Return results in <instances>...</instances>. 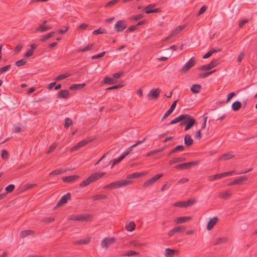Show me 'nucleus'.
Wrapping results in <instances>:
<instances>
[{
  "label": "nucleus",
  "instance_id": "obj_52",
  "mask_svg": "<svg viewBox=\"0 0 257 257\" xmlns=\"http://www.w3.org/2000/svg\"><path fill=\"white\" fill-rule=\"evenodd\" d=\"M139 254V252L133 251V250H129L128 251L126 252L124 255L126 256H133V255H138Z\"/></svg>",
  "mask_w": 257,
  "mask_h": 257
},
{
  "label": "nucleus",
  "instance_id": "obj_37",
  "mask_svg": "<svg viewBox=\"0 0 257 257\" xmlns=\"http://www.w3.org/2000/svg\"><path fill=\"white\" fill-rule=\"evenodd\" d=\"M33 233V231L31 230H25L21 232L20 236L21 237H25Z\"/></svg>",
  "mask_w": 257,
  "mask_h": 257
},
{
  "label": "nucleus",
  "instance_id": "obj_62",
  "mask_svg": "<svg viewBox=\"0 0 257 257\" xmlns=\"http://www.w3.org/2000/svg\"><path fill=\"white\" fill-rule=\"evenodd\" d=\"M56 146H57V145L56 144H52L49 148L48 150L47 151V153L50 154L51 152H52L54 150V149L56 148Z\"/></svg>",
  "mask_w": 257,
  "mask_h": 257
},
{
  "label": "nucleus",
  "instance_id": "obj_35",
  "mask_svg": "<svg viewBox=\"0 0 257 257\" xmlns=\"http://www.w3.org/2000/svg\"><path fill=\"white\" fill-rule=\"evenodd\" d=\"M184 26H179L177 27L175 30H174L171 34V36H174L177 35L179 32H180L182 29L184 28Z\"/></svg>",
  "mask_w": 257,
  "mask_h": 257
},
{
  "label": "nucleus",
  "instance_id": "obj_16",
  "mask_svg": "<svg viewBox=\"0 0 257 257\" xmlns=\"http://www.w3.org/2000/svg\"><path fill=\"white\" fill-rule=\"evenodd\" d=\"M79 178L78 175L69 176L62 177V180L65 182L71 183L75 181Z\"/></svg>",
  "mask_w": 257,
  "mask_h": 257
},
{
  "label": "nucleus",
  "instance_id": "obj_57",
  "mask_svg": "<svg viewBox=\"0 0 257 257\" xmlns=\"http://www.w3.org/2000/svg\"><path fill=\"white\" fill-rule=\"evenodd\" d=\"M2 158L3 159H7L8 158V153L6 150H3L2 151Z\"/></svg>",
  "mask_w": 257,
  "mask_h": 257
},
{
  "label": "nucleus",
  "instance_id": "obj_36",
  "mask_svg": "<svg viewBox=\"0 0 257 257\" xmlns=\"http://www.w3.org/2000/svg\"><path fill=\"white\" fill-rule=\"evenodd\" d=\"M104 83L108 84H113L115 82V80L110 77L108 76H106L103 81Z\"/></svg>",
  "mask_w": 257,
  "mask_h": 257
},
{
  "label": "nucleus",
  "instance_id": "obj_58",
  "mask_svg": "<svg viewBox=\"0 0 257 257\" xmlns=\"http://www.w3.org/2000/svg\"><path fill=\"white\" fill-rule=\"evenodd\" d=\"M122 86H123V85H121V84L115 85H114L113 86L107 88L105 89V90H113V89H115L121 88Z\"/></svg>",
  "mask_w": 257,
  "mask_h": 257
},
{
  "label": "nucleus",
  "instance_id": "obj_21",
  "mask_svg": "<svg viewBox=\"0 0 257 257\" xmlns=\"http://www.w3.org/2000/svg\"><path fill=\"white\" fill-rule=\"evenodd\" d=\"M51 29V27L49 26H45L43 25H40L35 30L36 32H44Z\"/></svg>",
  "mask_w": 257,
  "mask_h": 257
},
{
  "label": "nucleus",
  "instance_id": "obj_45",
  "mask_svg": "<svg viewBox=\"0 0 257 257\" xmlns=\"http://www.w3.org/2000/svg\"><path fill=\"white\" fill-rule=\"evenodd\" d=\"M175 233L183 232L185 230V227L184 226H178L174 228Z\"/></svg>",
  "mask_w": 257,
  "mask_h": 257
},
{
  "label": "nucleus",
  "instance_id": "obj_63",
  "mask_svg": "<svg viewBox=\"0 0 257 257\" xmlns=\"http://www.w3.org/2000/svg\"><path fill=\"white\" fill-rule=\"evenodd\" d=\"M155 6L154 4H150L148 6H146L144 8V10L145 11L146 13L147 14V11L148 10H154L153 8Z\"/></svg>",
  "mask_w": 257,
  "mask_h": 257
},
{
  "label": "nucleus",
  "instance_id": "obj_33",
  "mask_svg": "<svg viewBox=\"0 0 257 257\" xmlns=\"http://www.w3.org/2000/svg\"><path fill=\"white\" fill-rule=\"evenodd\" d=\"M234 157V155L230 153H225L223 154L220 158V159L228 160Z\"/></svg>",
  "mask_w": 257,
  "mask_h": 257
},
{
  "label": "nucleus",
  "instance_id": "obj_12",
  "mask_svg": "<svg viewBox=\"0 0 257 257\" xmlns=\"http://www.w3.org/2000/svg\"><path fill=\"white\" fill-rule=\"evenodd\" d=\"M71 198V194L70 193H67L66 195L63 196L60 200L57 202L56 207L60 206L62 205L65 204L67 203L68 200L70 199Z\"/></svg>",
  "mask_w": 257,
  "mask_h": 257
},
{
  "label": "nucleus",
  "instance_id": "obj_47",
  "mask_svg": "<svg viewBox=\"0 0 257 257\" xmlns=\"http://www.w3.org/2000/svg\"><path fill=\"white\" fill-rule=\"evenodd\" d=\"M15 186L14 184H10L6 187V191L7 193L12 192L15 189Z\"/></svg>",
  "mask_w": 257,
  "mask_h": 257
},
{
  "label": "nucleus",
  "instance_id": "obj_11",
  "mask_svg": "<svg viewBox=\"0 0 257 257\" xmlns=\"http://www.w3.org/2000/svg\"><path fill=\"white\" fill-rule=\"evenodd\" d=\"M247 177L246 176H243L239 177L237 179H236L232 181V182L229 183L228 184V186H233L234 185H241L243 183V182H245L247 180Z\"/></svg>",
  "mask_w": 257,
  "mask_h": 257
},
{
  "label": "nucleus",
  "instance_id": "obj_46",
  "mask_svg": "<svg viewBox=\"0 0 257 257\" xmlns=\"http://www.w3.org/2000/svg\"><path fill=\"white\" fill-rule=\"evenodd\" d=\"M215 71H216L215 70H212V71H209V72H205V73H203L200 74H199V77H202V78L207 77L209 75L212 74L214 72H215Z\"/></svg>",
  "mask_w": 257,
  "mask_h": 257
},
{
  "label": "nucleus",
  "instance_id": "obj_10",
  "mask_svg": "<svg viewBox=\"0 0 257 257\" xmlns=\"http://www.w3.org/2000/svg\"><path fill=\"white\" fill-rule=\"evenodd\" d=\"M115 239L114 237L105 238L101 241V247L107 248L110 245L113 244L115 242Z\"/></svg>",
  "mask_w": 257,
  "mask_h": 257
},
{
  "label": "nucleus",
  "instance_id": "obj_27",
  "mask_svg": "<svg viewBox=\"0 0 257 257\" xmlns=\"http://www.w3.org/2000/svg\"><path fill=\"white\" fill-rule=\"evenodd\" d=\"M55 34V32H51L48 34H46L44 36H42L40 41L41 42H45L46 40L49 39L53 37Z\"/></svg>",
  "mask_w": 257,
  "mask_h": 257
},
{
  "label": "nucleus",
  "instance_id": "obj_26",
  "mask_svg": "<svg viewBox=\"0 0 257 257\" xmlns=\"http://www.w3.org/2000/svg\"><path fill=\"white\" fill-rule=\"evenodd\" d=\"M232 193L229 191H226L224 192H221L218 194V197L221 199H228L231 195Z\"/></svg>",
  "mask_w": 257,
  "mask_h": 257
},
{
  "label": "nucleus",
  "instance_id": "obj_54",
  "mask_svg": "<svg viewBox=\"0 0 257 257\" xmlns=\"http://www.w3.org/2000/svg\"><path fill=\"white\" fill-rule=\"evenodd\" d=\"M26 63H27V62L25 60L21 59V60L17 61L16 62V65L18 67H20L22 65L26 64Z\"/></svg>",
  "mask_w": 257,
  "mask_h": 257
},
{
  "label": "nucleus",
  "instance_id": "obj_42",
  "mask_svg": "<svg viewBox=\"0 0 257 257\" xmlns=\"http://www.w3.org/2000/svg\"><path fill=\"white\" fill-rule=\"evenodd\" d=\"M142 176V173H134L132 174H131L128 175L127 176V179H133V178H139Z\"/></svg>",
  "mask_w": 257,
  "mask_h": 257
},
{
  "label": "nucleus",
  "instance_id": "obj_8",
  "mask_svg": "<svg viewBox=\"0 0 257 257\" xmlns=\"http://www.w3.org/2000/svg\"><path fill=\"white\" fill-rule=\"evenodd\" d=\"M161 92L159 88L153 89L148 94L147 96L149 99L153 100L157 99Z\"/></svg>",
  "mask_w": 257,
  "mask_h": 257
},
{
  "label": "nucleus",
  "instance_id": "obj_59",
  "mask_svg": "<svg viewBox=\"0 0 257 257\" xmlns=\"http://www.w3.org/2000/svg\"><path fill=\"white\" fill-rule=\"evenodd\" d=\"M127 156V153H123V154L121 155L117 159H115V162L118 163L121 160H122L126 156Z\"/></svg>",
  "mask_w": 257,
  "mask_h": 257
},
{
  "label": "nucleus",
  "instance_id": "obj_34",
  "mask_svg": "<svg viewBox=\"0 0 257 257\" xmlns=\"http://www.w3.org/2000/svg\"><path fill=\"white\" fill-rule=\"evenodd\" d=\"M222 178L221 174H218L214 175L209 176L207 179L209 181H212L214 180H217Z\"/></svg>",
  "mask_w": 257,
  "mask_h": 257
},
{
  "label": "nucleus",
  "instance_id": "obj_30",
  "mask_svg": "<svg viewBox=\"0 0 257 257\" xmlns=\"http://www.w3.org/2000/svg\"><path fill=\"white\" fill-rule=\"evenodd\" d=\"M136 224L134 222L132 221L125 225V229L128 231H132L135 229Z\"/></svg>",
  "mask_w": 257,
  "mask_h": 257
},
{
  "label": "nucleus",
  "instance_id": "obj_64",
  "mask_svg": "<svg viewBox=\"0 0 257 257\" xmlns=\"http://www.w3.org/2000/svg\"><path fill=\"white\" fill-rule=\"evenodd\" d=\"M144 17L143 14H139L136 16L132 17V20H134L136 21H138L139 20L141 19Z\"/></svg>",
  "mask_w": 257,
  "mask_h": 257
},
{
  "label": "nucleus",
  "instance_id": "obj_7",
  "mask_svg": "<svg viewBox=\"0 0 257 257\" xmlns=\"http://www.w3.org/2000/svg\"><path fill=\"white\" fill-rule=\"evenodd\" d=\"M127 25L123 20H119L114 25V28L116 32H122L126 28Z\"/></svg>",
  "mask_w": 257,
  "mask_h": 257
},
{
  "label": "nucleus",
  "instance_id": "obj_61",
  "mask_svg": "<svg viewBox=\"0 0 257 257\" xmlns=\"http://www.w3.org/2000/svg\"><path fill=\"white\" fill-rule=\"evenodd\" d=\"M249 21L248 19H243L239 21V27L241 28L247 22H248Z\"/></svg>",
  "mask_w": 257,
  "mask_h": 257
},
{
  "label": "nucleus",
  "instance_id": "obj_22",
  "mask_svg": "<svg viewBox=\"0 0 257 257\" xmlns=\"http://www.w3.org/2000/svg\"><path fill=\"white\" fill-rule=\"evenodd\" d=\"M184 144L187 147H190L193 144V140L190 135H186L184 137Z\"/></svg>",
  "mask_w": 257,
  "mask_h": 257
},
{
  "label": "nucleus",
  "instance_id": "obj_9",
  "mask_svg": "<svg viewBox=\"0 0 257 257\" xmlns=\"http://www.w3.org/2000/svg\"><path fill=\"white\" fill-rule=\"evenodd\" d=\"M163 176V174H157L150 179L147 180L144 184L145 187H148L153 185L159 179Z\"/></svg>",
  "mask_w": 257,
  "mask_h": 257
},
{
  "label": "nucleus",
  "instance_id": "obj_40",
  "mask_svg": "<svg viewBox=\"0 0 257 257\" xmlns=\"http://www.w3.org/2000/svg\"><path fill=\"white\" fill-rule=\"evenodd\" d=\"M120 0H112L107 3L105 6H104L105 8H110L112 6H114L116 4H117L118 2H119Z\"/></svg>",
  "mask_w": 257,
  "mask_h": 257
},
{
  "label": "nucleus",
  "instance_id": "obj_43",
  "mask_svg": "<svg viewBox=\"0 0 257 257\" xmlns=\"http://www.w3.org/2000/svg\"><path fill=\"white\" fill-rule=\"evenodd\" d=\"M212 68L210 63L208 65H205L199 67V70L200 71H207L211 69Z\"/></svg>",
  "mask_w": 257,
  "mask_h": 257
},
{
  "label": "nucleus",
  "instance_id": "obj_29",
  "mask_svg": "<svg viewBox=\"0 0 257 257\" xmlns=\"http://www.w3.org/2000/svg\"><path fill=\"white\" fill-rule=\"evenodd\" d=\"M241 107V103L240 101H236L233 102L232 104L231 107L233 110L237 111Z\"/></svg>",
  "mask_w": 257,
  "mask_h": 257
},
{
  "label": "nucleus",
  "instance_id": "obj_53",
  "mask_svg": "<svg viewBox=\"0 0 257 257\" xmlns=\"http://www.w3.org/2000/svg\"><path fill=\"white\" fill-rule=\"evenodd\" d=\"M105 53H106V52L105 51H103V52L100 53L99 54L92 56L91 57V59H95L100 58L102 57L103 56H104Z\"/></svg>",
  "mask_w": 257,
  "mask_h": 257
},
{
  "label": "nucleus",
  "instance_id": "obj_48",
  "mask_svg": "<svg viewBox=\"0 0 257 257\" xmlns=\"http://www.w3.org/2000/svg\"><path fill=\"white\" fill-rule=\"evenodd\" d=\"M69 76H70V74H68L59 75L58 76H57V77H56L55 78V81H60V80L64 79L67 77H68Z\"/></svg>",
  "mask_w": 257,
  "mask_h": 257
},
{
  "label": "nucleus",
  "instance_id": "obj_55",
  "mask_svg": "<svg viewBox=\"0 0 257 257\" xmlns=\"http://www.w3.org/2000/svg\"><path fill=\"white\" fill-rule=\"evenodd\" d=\"M185 202V207H188V206H191L192 205H193L195 202V200L194 199H190L189 200H188L187 201H184Z\"/></svg>",
  "mask_w": 257,
  "mask_h": 257
},
{
  "label": "nucleus",
  "instance_id": "obj_4",
  "mask_svg": "<svg viewBox=\"0 0 257 257\" xmlns=\"http://www.w3.org/2000/svg\"><path fill=\"white\" fill-rule=\"evenodd\" d=\"M185 118L184 120H186V126L184 131H187L190 129L196 122V120L190 115L184 114Z\"/></svg>",
  "mask_w": 257,
  "mask_h": 257
},
{
  "label": "nucleus",
  "instance_id": "obj_32",
  "mask_svg": "<svg viewBox=\"0 0 257 257\" xmlns=\"http://www.w3.org/2000/svg\"><path fill=\"white\" fill-rule=\"evenodd\" d=\"M84 145H83V143H82V141L78 143L77 144H76L74 146L72 147L70 149V152H72L75 151L77 150L79 148L84 147Z\"/></svg>",
  "mask_w": 257,
  "mask_h": 257
},
{
  "label": "nucleus",
  "instance_id": "obj_15",
  "mask_svg": "<svg viewBox=\"0 0 257 257\" xmlns=\"http://www.w3.org/2000/svg\"><path fill=\"white\" fill-rule=\"evenodd\" d=\"M218 218L217 217H214L211 218L208 222L207 225V228L208 230H211L214 226L217 223L218 221Z\"/></svg>",
  "mask_w": 257,
  "mask_h": 257
},
{
  "label": "nucleus",
  "instance_id": "obj_44",
  "mask_svg": "<svg viewBox=\"0 0 257 257\" xmlns=\"http://www.w3.org/2000/svg\"><path fill=\"white\" fill-rule=\"evenodd\" d=\"M227 241V238L225 237L218 238L216 239L214 245H217L222 243L225 242Z\"/></svg>",
  "mask_w": 257,
  "mask_h": 257
},
{
  "label": "nucleus",
  "instance_id": "obj_17",
  "mask_svg": "<svg viewBox=\"0 0 257 257\" xmlns=\"http://www.w3.org/2000/svg\"><path fill=\"white\" fill-rule=\"evenodd\" d=\"M185 150V147L183 145H178L173 149L168 154V156L172 155L173 154L176 153L178 152H183Z\"/></svg>",
  "mask_w": 257,
  "mask_h": 257
},
{
  "label": "nucleus",
  "instance_id": "obj_50",
  "mask_svg": "<svg viewBox=\"0 0 257 257\" xmlns=\"http://www.w3.org/2000/svg\"><path fill=\"white\" fill-rule=\"evenodd\" d=\"M65 172V170L63 169L55 170L50 173V175H58Z\"/></svg>",
  "mask_w": 257,
  "mask_h": 257
},
{
  "label": "nucleus",
  "instance_id": "obj_28",
  "mask_svg": "<svg viewBox=\"0 0 257 257\" xmlns=\"http://www.w3.org/2000/svg\"><path fill=\"white\" fill-rule=\"evenodd\" d=\"M86 86L85 83L82 84H74L70 86V90H78Z\"/></svg>",
  "mask_w": 257,
  "mask_h": 257
},
{
  "label": "nucleus",
  "instance_id": "obj_24",
  "mask_svg": "<svg viewBox=\"0 0 257 257\" xmlns=\"http://www.w3.org/2000/svg\"><path fill=\"white\" fill-rule=\"evenodd\" d=\"M184 114L180 115L179 116L176 117L173 120H171L169 123L167 124V125H171V124H174L175 123H176L177 122H179V121H181V120H184L185 118Z\"/></svg>",
  "mask_w": 257,
  "mask_h": 257
},
{
  "label": "nucleus",
  "instance_id": "obj_56",
  "mask_svg": "<svg viewBox=\"0 0 257 257\" xmlns=\"http://www.w3.org/2000/svg\"><path fill=\"white\" fill-rule=\"evenodd\" d=\"M36 185H37L36 184H27L25 185L24 188L25 190H27L35 187V186H36Z\"/></svg>",
  "mask_w": 257,
  "mask_h": 257
},
{
  "label": "nucleus",
  "instance_id": "obj_1",
  "mask_svg": "<svg viewBox=\"0 0 257 257\" xmlns=\"http://www.w3.org/2000/svg\"><path fill=\"white\" fill-rule=\"evenodd\" d=\"M105 174V172H96L92 174L89 177H88L86 180L82 181L80 184V186L81 187L86 186L92 183L99 179L101 178Z\"/></svg>",
  "mask_w": 257,
  "mask_h": 257
},
{
  "label": "nucleus",
  "instance_id": "obj_51",
  "mask_svg": "<svg viewBox=\"0 0 257 257\" xmlns=\"http://www.w3.org/2000/svg\"><path fill=\"white\" fill-rule=\"evenodd\" d=\"M172 205L176 207H185L184 201L177 202L173 204Z\"/></svg>",
  "mask_w": 257,
  "mask_h": 257
},
{
  "label": "nucleus",
  "instance_id": "obj_13",
  "mask_svg": "<svg viewBox=\"0 0 257 257\" xmlns=\"http://www.w3.org/2000/svg\"><path fill=\"white\" fill-rule=\"evenodd\" d=\"M177 101H174L173 103L171 104L170 108L167 111V112L164 114V115L163 116L161 120L163 121L165 119H166L168 116H169L174 111L175 109L176 104H177Z\"/></svg>",
  "mask_w": 257,
  "mask_h": 257
},
{
  "label": "nucleus",
  "instance_id": "obj_23",
  "mask_svg": "<svg viewBox=\"0 0 257 257\" xmlns=\"http://www.w3.org/2000/svg\"><path fill=\"white\" fill-rule=\"evenodd\" d=\"M186 160V158L183 157H174L169 161V164L172 165L179 162H183Z\"/></svg>",
  "mask_w": 257,
  "mask_h": 257
},
{
  "label": "nucleus",
  "instance_id": "obj_14",
  "mask_svg": "<svg viewBox=\"0 0 257 257\" xmlns=\"http://www.w3.org/2000/svg\"><path fill=\"white\" fill-rule=\"evenodd\" d=\"M175 254H179V250L178 249H172L169 248L165 249V257H173Z\"/></svg>",
  "mask_w": 257,
  "mask_h": 257
},
{
  "label": "nucleus",
  "instance_id": "obj_6",
  "mask_svg": "<svg viewBox=\"0 0 257 257\" xmlns=\"http://www.w3.org/2000/svg\"><path fill=\"white\" fill-rule=\"evenodd\" d=\"M90 217V216L89 215H72L68 217V219L69 220L83 221L88 220Z\"/></svg>",
  "mask_w": 257,
  "mask_h": 257
},
{
  "label": "nucleus",
  "instance_id": "obj_39",
  "mask_svg": "<svg viewBox=\"0 0 257 257\" xmlns=\"http://www.w3.org/2000/svg\"><path fill=\"white\" fill-rule=\"evenodd\" d=\"M107 33L106 30L102 28H99L98 29L93 31L92 34L93 35H98L100 34H106Z\"/></svg>",
  "mask_w": 257,
  "mask_h": 257
},
{
  "label": "nucleus",
  "instance_id": "obj_2",
  "mask_svg": "<svg viewBox=\"0 0 257 257\" xmlns=\"http://www.w3.org/2000/svg\"><path fill=\"white\" fill-rule=\"evenodd\" d=\"M132 181L127 180H121L118 181L113 182L103 187V189H114L128 185L131 184Z\"/></svg>",
  "mask_w": 257,
  "mask_h": 257
},
{
  "label": "nucleus",
  "instance_id": "obj_49",
  "mask_svg": "<svg viewBox=\"0 0 257 257\" xmlns=\"http://www.w3.org/2000/svg\"><path fill=\"white\" fill-rule=\"evenodd\" d=\"M220 63V60L219 59H213L211 61V62L210 63V65L211 66V67L213 68L218 65Z\"/></svg>",
  "mask_w": 257,
  "mask_h": 257
},
{
  "label": "nucleus",
  "instance_id": "obj_25",
  "mask_svg": "<svg viewBox=\"0 0 257 257\" xmlns=\"http://www.w3.org/2000/svg\"><path fill=\"white\" fill-rule=\"evenodd\" d=\"M201 89V86L200 84H195L191 87V91L193 93H198Z\"/></svg>",
  "mask_w": 257,
  "mask_h": 257
},
{
  "label": "nucleus",
  "instance_id": "obj_31",
  "mask_svg": "<svg viewBox=\"0 0 257 257\" xmlns=\"http://www.w3.org/2000/svg\"><path fill=\"white\" fill-rule=\"evenodd\" d=\"M108 196L106 195H101V194H96L95 195L91 197V199L93 201H96L100 199H105L107 198Z\"/></svg>",
  "mask_w": 257,
  "mask_h": 257
},
{
  "label": "nucleus",
  "instance_id": "obj_60",
  "mask_svg": "<svg viewBox=\"0 0 257 257\" xmlns=\"http://www.w3.org/2000/svg\"><path fill=\"white\" fill-rule=\"evenodd\" d=\"M11 65H8L5 66H4L0 68V72L1 73L5 72L8 69H9L11 67Z\"/></svg>",
  "mask_w": 257,
  "mask_h": 257
},
{
  "label": "nucleus",
  "instance_id": "obj_20",
  "mask_svg": "<svg viewBox=\"0 0 257 257\" xmlns=\"http://www.w3.org/2000/svg\"><path fill=\"white\" fill-rule=\"evenodd\" d=\"M91 240V237H87L84 239L76 240L73 242V244H87Z\"/></svg>",
  "mask_w": 257,
  "mask_h": 257
},
{
  "label": "nucleus",
  "instance_id": "obj_41",
  "mask_svg": "<svg viewBox=\"0 0 257 257\" xmlns=\"http://www.w3.org/2000/svg\"><path fill=\"white\" fill-rule=\"evenodd\" d=\"M72 124H73L72 120L68 117L65 118L64 127L67 128Z\"/></svg>",
  "mask_w": 257,
  "mask_h": 257
},
{
  "label": "nucleus",
  "instance_id": "obj_19",
  "mask_svg": "<svg viewBox=\"0 0 257 257\" xmlns=\"http://www.w3.org/2000/svg\"><path fill=\"white\" fill-rule=\"evenodd\" d=\"M192 219L191 216H184V217H177L175 219L174 221L177 223H182L184 222H186Z\"/></svg>",
  "mask_w": 257,
  "mask_h": 257
},
{
  "label": "nucleus",
  "instance_id": "obj_38",
  "mask_svg": "<svg viewBox=\"0 0 257 257\" xmlns=\"http://www.w3.org/2000/svg\"><path fill=\"white\" fill-rule=\"evenodd\" d=\"M93 44H89L85 47H84V48L79 49L78 50V52H85V51H88V50H90L92 49L93 48Z\"/></svg>",
  "mask_w": 257,
  "mask_h": 257
},
{
  "label": "nucleus",
  "instance_id": "obj_5",
  "mask_svg": "<svg viewBox=\"0 0 257 257\" xmlns=\"http://www.w3.org/2000/svg\"><path fill=\"white\" fill-rule=\"evenodd\" d=\"M198 163V161H193L190 162L179 164L176 165L174 168L177 169L187 170L190 169L193 167L196 166Z\"/></svg>",
  "mask_w": 257,
  "mask_h": 257
},
{
  "label": "nucleus",
  "instance_id": "obj_3",
  "mask_svg": "<svg viewBox=\"0 0 257 257\" xmlns=\"http://www.w3.org/2000/svg\"><path fill=\"white\" fill-rule=\"evenodd\" d=\"M196 61L194 57H192L180 69V72L182 74H185L196 64Z\"/></svg>",
  "mask_w": 257,
  "mask_h": 257
},
{
  "label": "nucleus",
  "instance_id": "obj_18",
  "mask_svg": "<svg viewBox=\"0 0 257 257\" xmlns=\"http://www.w3.org/2000/svg\"><path fill=\"white\" fill-rule=\"evenodd\" d=\"M69 96V92L67 90H61L57 94L58 98L67 99Z\"/></svg>",
  "mask_w": 257,
  "mask_h": 257
}]
</instances>
